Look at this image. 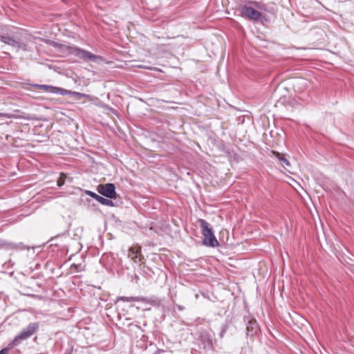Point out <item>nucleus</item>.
<instances>
[{
	"mask_svg": "<svg viewBox=\"0 0 354 354\" xmlns=\"http://www.w3.org/2000/svg\"><path fill=\"white\" fill-rule=\"evenodd\" d=\"M198 223L203 236V244L209 247H217L219 243L213 233L210 224L203 219H199Z\"/></svg>",
	"mask_w": 354,
	"mask_h": 354,
	"instance_id": "f257e3e1",
	"label": "nucleus"
},
{
	"mask_svg": "<svg viewBox=\"0 0 354 354\" xmlns=\"http://www.w3.org/2000/svg\"><path fill=\"white\" fill-rule=\"evenodd\" d=\"M39 328V323H30L24 328L9 344L10 347L19 345L21 342L30 337Z\"/></svg>",
	"mask_w": 354,
	"mask_h": 354,
	"instance_id": "f03ea898",
	"label": "nucleus"
},
{
	"mask_svg": "<svg viewBox=\"0 0 354 354\" xmlns=\"http://www.w3.org/2000/svg\"><path fill=\"white\" fill-rule=\"evenodd\" d=\"M71 53L85 61L90 60L95 63L103 61V58L101 56L94 55L91 52L78 48H71Z\"/></svg>",
	"mask_w": 354,
	"mask_h": 354,
	"instance_id": "7ed1b4c3",
	"label": "nucleus"
},
{
	"mask_svg": "<svg viewBox=\"0 0 354 354\" xmlns=\"http://www.w3.org/2000/svg\"><path fill=\"white\" fill-rule=\"evenodd\" d=\"M98 192L103 196L109 198H116V192L115 185L113 183H107L100 185L98 187Z\"/></svg>",
	"mask_w": 354,
	"mask_h": 354,
	"instance_id": "20e7f679",
	"label": "nucleus"
},
{
	"mask_svg": "<svg viewBox=\"0 0 354 354\" xmlns=\"http://www.w3.org/2000/svg\"><path fill=\"white\" fill-rule=\"evenodd\" d=\"M241 13L243 17L254 21L259 20L261 17L260 12L246 6L241 8Z\"/></svg>",
	"mask_w": 354,
	"mask_h": 354,
	"instance_id": "39448f33",
	"label": "nucleus"
},
{
	"mask_svg": "<svg viewBox=\"0 0 354 354\" xmlns=\"http://www.w3.org/2000/svg\"><path fill=\"white\" fill-rule=\"evenodd\" d=\"M55 89L57 91H59V94H61L62 95H71L77 100H80L84 97H86L88 99L90 98V96L86 94H84V93H78V92H75V91H71L66 90L64 88H55Z\"/></svg>",
	"mask_w": 354,
	"mask_h": 354,
	"instance_id": "423d86ee",
	"label": "nucleus"
},
{
	"mask_svg": "<svg viewBox=\"0 0 354 354\" xmlns=\"http://www.w3.org/2000/svg\"><path fill=\"white\" fill-rule=\"evenodd\" d=\"M86 194L90 196L91 197L95 198L97 201L100 203L102 205H106V206H113V203L112 201L108 198H103L102 196H100L97 194H96L94 192H92L91 191H86Z\"/></svg>",
	"mask_w": 354,
	"mask_h": 354,
	"instance_id": "0eeeda50",
	"label": "nucleus"
},
{
	"mask_svg": "<svg viewBox=\"0 0 354 354\" xmlns=\"http://www.w3.org/2000/svg\"><path fill=\"white\" fill-rule=\"evenodd\" d=\"M140 247H133L129 250L128 257L135 263H138L141 261V254Z\"/></svg>",
	"mask_w": 354,
	"mask_h": 354,
	"instance_id": "6e6552de",
	"label": "nucleus"
},
{
	"mask_svg": "<svg viewBox=\"0 0 354 354\" xmlns=\"http://www.w3.org/2000/svg\"><path fill=\"white\" fill-rule=\"evenodd\" d=\"M272 153L279 159L282 167L291 173L290 162L281 153L276 151H272Z\"/></svg>",
	"mask_w": 354,
	"mask_h": 354,
	"instance_id": "1a4fd4ad",
	"label": "nucleus"
},
{
	"mask_svg": "<svg viewBox=\"0 0 354 354\" xmlns=\"http://www.w3.org/2000/svg\"><path fill=\"white\" fill-rule=\"evenodd\" d=\"M1 41L13 48H16L17 49L20 48L19 42L11 37L2 35L1 36Z\"/></svg>",
	"mask_w": 354,
	"mask_h": 354,
	"instance_id": "9d476101",
	"label": "nucleus"
},
{
	"mask_svg": "<svg viewBox=\"0 0 354 354\" xmlns=\"http://www.w3.org/2000/svg\"><path fill=\"white\" fill-rule=\"evenodd\" d=\"M119 301H127V302H132V301H143L146 303H151L148 299H145L143 297H120L117 298L115 304H117Z\"/></svg>",
	"mask_w": 354,
	"mask_h": 354,
	"instance_id": "9b49d317",
	"label": "nucleus"
},
{
	"mask_svg": "<svg viewBox=\"0 0 354 354\" xmlns=\"http://www.w3.org/2000/svg\"><path fill=\"white\" fill-rule=\"evenodd\" d=\"M246 330L248 335H250L251 336L254 335L258 331V324L256 320H250L248 323Z\"/></svg>",
	"mask_w": 354,
	"mask_h": 354,
	"instance_id": "f8f14e48",
	"label": "nucleus"
},
{
	"mask_svg": "<svg viewBox=\"0 0 354 354\" xmlns=\"http://www.w3.org/2000/svg\"><path fill=\"white\" fill-rule=\"evenodd\" d=\"M39 88L42 90L50 92V93H59V91H57L56 89L53 88H59L58 87H54V86H50L47 85H40Z\"/></svg>",
	"mask_w": 354,
	"mask_h": 354,
	"instance_id": "ddd939ff",
	"label": "nucleus"
},
{
	"mask_svg": "<svg viewBox=\"0 0 354 354\" xmlns=\"http://www.w3.org/2000/svg\"><path fill=\"white\" fill-rule=\"evenodd\" d=\"M66 178V176L64 174L62 173L60 174L59 178L57 180V185L59 187H61L64 184Z\"/></svg>",
	"mask_w": 354,
	"mask_h": 354,
	"instance_id": "4468645a",
	"label": "nucleus"
},
{
	"mask_svg": "<svg viewBox=\"0 0 354 354\" xmlns=\"http://www.w3.org/2000/svg\"><path fill=\"white\" fill-rule=\"evenodd\" d=\"M7 245H8V244L5 241L0 240V250L1 248H4L7 247Z\"/></svg>",
	"mask_w": 354,
	"mask_h": 354,
	"instance_id": "2eb2a0df",
	"label": "nucleus"
},
{
	"mask_svg": "<svg viewBox=\"0 0 354 354\" xmlns=\"http://www.w3.org/2000/svg\"><path fill=\"white\" fill-rule=\"evenodd\" d=\"M8 351V348H3L2 350L0 351V354H7Z\"/></svg>",
	"mask_w": 354,
	"mask_h": 354,
	"instance_id": "dca6fc26",
	"label": "nucleus"
}]
</instances>
